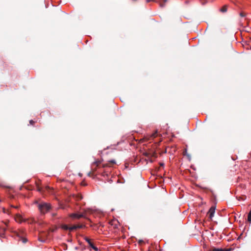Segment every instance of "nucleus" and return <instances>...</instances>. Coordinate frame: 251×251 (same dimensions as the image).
Wrapping results in <instances>:
<instances>
[{"label":"nucleus","instance_id":"a211bd4d","mask_svg":"<svg viewBox=\"0 0 251 251\" xmlns=\"http://www.w3.org/2000/svg\"><path fill=\"white\" fill-rule=\"evenodd\" d=\"M36 185H37V190L39 192H41L42 191V188L39 187V186L38 185V184L36 183Z\"/></svg>","mask_w":251,"mask_h":251},{"label":"nucleus","instance_id":"f8f14e48","mask_svg":"<svg viewBox=\"0 0 251 251\" xmlns=\"http://www.w3.org/2000/svg\"><path fill=\"white\" fill-rule=\"evenodd\" d=\"M61 228L64 230H69V228L68 226L66 225H62L61 226Z\"/></svg>","mask_w":251,"mask_h":251},{"label":"nucleus","instance_id":"412c9836","mask_svg":"<svg viewBox=\"0 0 251 251\" xmlns=\"http://www.w3.org/2000/svg\"><path fill=\"white\" fill-rule=\"evenodd\" d=\"M96 170H97V167H96V166H95V168H92V172L93 173H94L95 171H96Z\"/></svg>","mask_w":251,"mask_h":251},{"label":"nucleus","instance_id":"dca6fc26","mask_svg":"<svg viewBox=\"0 0 251 251\" xmlns=\"http://www.w3.org/2000/svg\"><path fill=\"white\" fill-rule=\"evenodd\" d=\"M157 131H156L154 133L151 134V137L152 138H155L157 136Z\"/></svg>","mask_w":251,"mask_h":251},{"label":"nucleus","instance_id":"0eeeda50","mask_svg":"<svg viewBox=\"0 0 251 251\" xmlns=\"http://www.w3.org/2000/svg\"><path fill=\"white\" fill-rule=\"evenodd\" d=\"M211 251H229V249H219L212 247L210 249Z\"/></svg>","mask_w":251,"mask_h":251},{"label":"nucleus","instance_id":"6e6552de","mask_svg":"<svg viewBox=\"0 0 251 251\" xmlns=\"http://www.w3.org/2000/svg\"><path fill=\"white\" fill-rule=\"evenodd\" d=\"M15 219L16 222H19V223H21L22 221V217L19 214H17L16 215L15 217Z\"/></svg>","mask_w":251,"mask_h":251},{"label":"nucleus","instance_id":"5701e85b","mask_svg":"<svg viewBox=\"0 0 251 251\" xmlns=\"http://www.w3.org/2000/svg\"><path fill=\"white\" fill-rule=\"evenodd\" d=\"M93 172L91 171V172H90L88 174V176H91V175L93 174Z\"/></svg>","mask_w":251,"mask_h":251},{"label":"nucleus","instance_id":"cd10ccee","mask_svg":"<svg viewBox=\"0 0 251 251\" xmlns=\"http://www.w3.org/2000/svg\"><path fill=\"white\" fill-rule=\"evenodd\" d=\"M64 246L66 247V249H67V245L65 244H64Z\"/></svg>","mask_w":251,"mask_h":251},{"label":"nucleus","instance_id":"423d86ee","mask_svg":"<svg viewBox=\"0 0 251 251\" xmlns=\"http://www.w3.org/2000/svg\"><path fill=\"white\" fill-rule=\"evenodd\" d=\"M85 226L84 225H74V226H72L71 227H70L69 228V230L70 231H72L73 230H75V229H76L77 228H83V227H84Z\"/></svg>","mask_w":251,"mask_h":251},{"label":"nucleus","instance_id":"39448f33","mask_svg":"<svg viewBox=\"0 0 251 251\" xmlns=\"http://www.w3.org/2000/svg\"><path fill=\"white\" fill-rule=\"evenodd\" d=\"M70 217L73 219H79L81 218L84 217V215L83 214H78V213H72L70 215Z\"/></svg>","mask_w":251,"mask_h":251},{"label":"nucleus","instance_id":"7ed1b4c3","mask_svg":"<svg viewBox=\"0 0 251 251\" xmlns=\"http://www.w3.org/2000/svg\"><path fill=\"white\" fill-rule=\"evenodd\" d=\"M85 240L88 243L89 245L95 251H98V249L96 246H94V245L93 244V243L91 242V239L88 238L87 237H85L84 238Z\"/></svg>","mask_w":251,"mask_h":251},{"label":"nucleus","instance_id":"f3484780","mask_svg":"<svg viewBox=\"0 0 251 251\" xmlns=\"http://www.w3.org/2000/svg\"><path fill=\"white\" fill-rule=\"evenodd\" d=\"M106 167H110V165L108 163L103 164L102 166V168H105Z\"/></svg>","mask_w":251,"mask_h":251},{"label":"nucleus","instance_id":"a878e982","mask_svg":"<svg viewBox=\"0 0 251 251\" xmlns=\"http://www.w3.org/2000/svg\"><path fill=\"white\" fill-rule=\"evenodd\" d=\"M151 1H154V0H146L147 2H149Z\"/></svg>","mask_w":251,"mask_h":251},{"label":"nucleus","instance_id":"4468645a","mask_svg":"<svg viewBox=\"0 0 251 251\" xmlns=\"http://www.w3.org/2000/svg\"><path fill=\"white\" fill-rule=\"evenodd\" d=\"M116 163V161L114 159L108 161V164H115Z\"/></svg>","mask_w":251,"mask_h":251},{"label":"nucleus","instance_id":"bb28decb","mask_svg":"<svg viewBox=\"0 0 251 251\" xmlns=\"http://www.w3.org/2000/svg\"><path fill=\"white\" fill-rule=\"evenodd\" d=\"M3 212H4V213H6V210H5V209H4V208L3 209Z\"/></svg>","mask_w":251,"mask_h":251},{"label":"nucleus","instance_id":"1a4fd4ad","mask_svg":"<svg viewBox=\"0 0 251 251\" xmlns=\"http://www.w3.org/2000/svg\"><path fill=\"white\" fill-rule=\"evenodd\" d=\"M72 197L74 198L76 201H80L82 199V196L80 194H73Z\"/></svg>","mask_w":251,"mask_h":251},{"label":"nucleus","instance_id":"b1692460","mask_svg":"<svg viewBox=\"0 0 251 251\" xmlns=\"http://www.w3.org/2000/svg\"><path fill=\"white\" fill-rule=\"evenodd\" d=\"M159 164L160 166H163L164 165V164L163 163H160Z\"/></svg>","mask_w":251,"mask_h":251},{"label":"nucleus","instance_id":"9d476101","mask_svg":"<svg viewBox=\"0 0 251 251\" xmlns=\"http://www.w3.org/2000/svg\"><path fill=\"white\" fill-rule=\"evenodd\" d=\"M227 9V6L224 5L220 9V11L222 12H226Z\"/></svg>","mask_w":251,"mask_h":251},{"label":"nucleus","instance_id":"f257e3e1","mask_svg":"<svg viewBox=\"0 0 251 251\" xmlns=\"http://www.w3.org/2000/svg\"><path fill=\"white\" fill-rule=\"evenodd\" d=\"M14 235L16 236L18 239V241H22L24 244L27 242V239L25 237V234L24 229H19L18 231L14 232Z\"/></svg>","mask_w":251,"mask_h":251},{"label":"nucleus","instance_id":"c85d7f7f","mask_svg":"<svg viewBox=\"0 0 251 251\" xmlns=\"http://www.w3.org/2000/svg\"><path fill=\"white\" fill-rule=\"evenodd\" d=\"M46 188H47V189H49V188H50V187H49V186H48V187H46Z\"/></svg>","mask_w":251,"mask_h":251},{"label":"nucleus","instance_id":"6ab92c4d","mask_svg":"<svg viewBox=\"0 0 251 251\" xmlns=\"http://www.w3.org/2000/svg\"><path fill=\"white\" fill-rule=\"evenodd\" d=\"M240 15L241 17H245L246 16V14L242 12L240 13Z\"/></svg>","mask_w":251,"mask_h":251},{"label":"nucleus","instance_id":"393cba45","mask_svg":"<svg viewBox=\"0 0 251 251\" xmlns=\"http://www.w3.org/2000/svg\"><path fill=\"white\" fill-rule=\"evenodd\" d=\"M11 207H14V208H18V206H13V205H11Z\"/></svg>","mask_w":251,"mask_h":251},{"label":"nucleus","instance_id":"9b49d317","mask_svg":"<svg viewBox=\"0 0 251 251\" xmlns=\"http://www.w3.org/2000/svg\"><path fill=\"white\" fill-rule=\"evenodd\" d=\"M100 160H97L95 162H94L92 164V167H93L94 166H96V167H98L100 163Z\"/></svg>","mask_w":251,"mask_h":251},{"label":"nucleus","instance_id":"aec40b11","mask_svg":"<svg viewBox=\"0 0 251 251\" xmlns=\"http://www.w3.org/2000/svg\"><path fill=\"white\" fill-rule=\"evenodd\" d=\"M164 2L163 3H160V6L161 7H163V6H164V3H165L167 0H164Z\"/></svg>","mask_w":251,"mask_h":251},{"label":"nucleus","instance_id":"2eb2a0df","mask_svg":"<svg viewBox=\"0 0 251 251\" xmlns=\"http://www.w3.org/2000/svg\"><path fill=\"white\" fill-rule=\"evenodd\" d=\"M115 221H111L110 222V224H111V225H114L115 226V228H117V224H115L114 223L115 222Z\"/></svg>","mask_w":251,"mask_h":251},{"label":"nucleus","instance_id":"20e7f679","mask_svg":"<svg viewBox=\"0 0 251 251\" xmlns=\"http://www.w3.org/2000/svg\"><path fill=\"white\" fill-rule=\"evenodd\" d=\"M215 210V207L214 206H212L208 212V214L209 215V218L212 220L213 217L214 216V213Z\"/></svg>","mask_w":251,"mask_h":251},{"label":"nucleus","instance_id":"f03ea898","mask_svg":"<svg viewBox=\"0 0 251 251\" xmlns=\"http://www.w3.org/2000/svg\"><path fill=\"white\" fill-rule=\"evenodd\" d=\"M38 207L40 211V212L43 214H45L48 212L51 208L50 205L46 202H41L39 203Z\"/></svg>","mask_w":251,"mask_h":251},{"label":"nucleus","instance_id":"ddd939ff","mask_svg":"<svg viewBox=\"0 0 251 251\" xmlns=\"http://www.w3.org/2000/svg\"><path fill=\"white\" fill-rule=\"evenodd\" d=\"M6 230V228L5 227H1L0 228V233H2L3 234H4V233L5 232Z\"/></svg>","mask_w":251,"mask_h":251},{"label":"nucleus","instance_id":"4be33fe9","mask_svg":"<svg viewBox=\"0 0 251 251\" xmlns=\"http://www.w3.org/2000/svg\"><path fill=\"white\" fill-rule=\"evenodd\" d=\"M34 123L35 122L32 120L29 121V123L32 125H33Z\"/></svg>","mask_w":251,"mask_h":251}]
</instances>
